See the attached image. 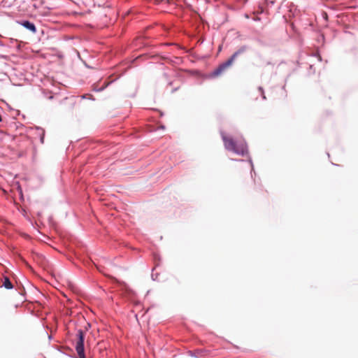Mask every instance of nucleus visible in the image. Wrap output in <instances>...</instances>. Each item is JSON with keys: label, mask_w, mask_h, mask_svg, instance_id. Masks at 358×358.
Instances as JSON below:
<instances>
[{"label": "nucleus", "mask_w": 358, "mask_h": 358, "mask_svg": "<svg viewBox=\"0 0 358 358\" xmlns=\"http://www.w3.org/2000/svg\"><path fill=\"white\" fill-rule=\"evenodd\" d=\"M247 50L245 46L240 48L236 51L226 62L220 64L212 73L214 77L219 76L227 72V71L232 66L234 61L238 56L243 54Z\"/></svg>", "instance_id": "obj_1"}, {"label": "nucleus", "mask_w": 358, "mask_h": 358, "mask_svg": "<svg viewBox=\"0 0 358 358\" xmlns=\"http://www.w3.org/2000/svg\"><path fill=\"white\" fill-rule=\"evenodd\" d=\"M222 138L227 150L241 155L247 153V146L244 143L237 144L232 138L226 136L224 134H222Z\"/></svg>", "instance_id": "obj_2"}, {"label": "nucleus", "mask_w": 358, "mask_h": 358, "mask_svg": "<svg viewBox=\"0 0 358 358\" xmlns=\"http://www.w3.org/2000/svg\"><path fill=\"white\" fill-rule=\"evenodd\" d=\"M76 350L78 358H86L84 350V334L80 330L78 332V339L76 344Z\"/></svg>", "instance_id": "obj_3"}, {"label": "nucleus", "mask_w": 358, "mask_h": 358, "mask_svg": "<svg viewBox=\"0 0 358 358\" xmlns=\"http://www.w3.org/2000/svg\"><path fill=\"white\" fill-rule=\"evenodd\" d=\"M18 23L24 27H25L26 29H27L28 30L31 31L32 33L36 32V27L32 22H30L29 21H22L20 22H19Z\"/></svg>", "instance_id": "obj_4"}, {"label": "nucleus", "mask_w": 358, "mask_h": 358, "mask_svg": "<svg viewBox=\"0 0 358 358\" xmlns=\"http://www.w3.org/2000/svg\"><path fill=\"white\" fill-rule=\"evenodd\" d=\"M3 285L8 289L13 287V285L8 277H3Z\"/></svg>", "instance_id": "obj_5"}, {"label": "nucleus", "mask_w": 358, "mask_h": 358, "mask_svg": "<svg viewBox=\"0 0 358 358\" xmlns=\"http://www.w3.org/2000/svg\"><path fill=\"white\" fill-rule=\"evenodd\" d=\"M43 139H44V138H43V137H42V138H41V142H42V143H43Z\"/></svg>", "instance_id": "obj_6"}]
</instances>
